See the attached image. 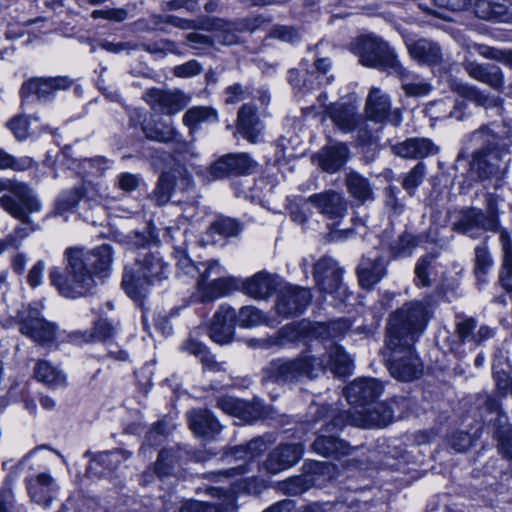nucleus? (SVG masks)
<instances>
[{
  "label": "nucleus",
  "instance_id": "obj_64",
  "mask_svg": "<svg viewBox=\"0 0 512 512\" xmlns=\"http://www.w3.org/2000/svg\"><path fill=\"white\" fill-rule=\"evenodd\" d=\"M8 126L18 140H25L30 135L29 121L24 116H16Z\"/></svg>",
  "mask_w": 512,
  "mask_h": 512
},
{
  "label": "nucleus",
  "instance_id": "obj_35",
  "mask_svg": "<svg viewBox=\"0 0 512 512\" xmlns=\"http://www.w3.org/2000/svg\"><path fill=\"white\" fill-rule=\"evenodd\" d=\"M276 285V279L272 275L259 272L244 282L243 290L254 299H265L274 292Z\"/></svg>",
  "mask_w": 512,
  "mask_h": 512
},
{
  "label": "nucleus",
  "instance_id": "obj_45",
  "mask_svg": "<svg viewBox=\"0 0 512 512\" xmlns=\"http://www.w3.org/2000/svg\"><path fill=\"white\" fill-rule=\"evenodd\" d=\"M242 231V223L230 217H219L208 228V234L211 237L219 235L222 238L238 237Z\"/></svg>",
  "mask_w": 512,
  "mask_h": 512
},
{
  "label": "nucleus",
  "instance_id": "obj_48",
  "mask_svg": "<svg viewBox=\"0 0 512 512\" xmlns=\"http://www.w3.org/2000/svg\"><path fill=\"white\" fill-rule=\"evenodd\" d=\"M89 186L90 183L84 182L73 189L64 191L58 198V207L63 210H68L74 208L82 198H92V196L89 195Z\"/></svg>",
  "mask_w": 512,
  "mask_h": 512
},
{
  "label": "nucleus",
  "instance_id": "obj_36",
  "mask_svg": "<svg viewBox=\"0 0 512 512\" xmlns=\"http://www.w3.org/2000/svg\"><path fill=\"white\" fill-rule=\"evenodd\" d=\"M345 185L350 196L358 203L364 204L374 200V192L369 179L356 171H350L345 176Z\"/></svg>",
  "mask_w": 512,
  "mask_h": 512
},
{
  "label": "nucleus",
  "instance_id": "obj_24",
  "mask_svg": "<svg viewBox=\"0 0 512 512\" xmlns=\"http://www.w3.org/2000/svg\"><path fill=\"white\" fill-rule=\"evenodd\" d=\"M307 202L328 219H340L347 214V201L340 192L335 190L313 194L308 197Z\"/></svg>",
  "mask_w": 512,
  "mask_h": 512
},
{
  "label": "nucleus",
  "instance_id": "obj_16",
  "mask_svg": "<svg viewBox=\"0 0 512 512\" xmlns=\"http://www.w3.org/2000/svg\"><path fill=\"white\" fill-rule=\"evenodd\" d=\"M144 100L154 109L172 116L183 110L190 98L179 90L149 89L144 94Z\"/></svg>",
  "mask_w": 512,
  "mask_h": 512
},
{
  "label": "nucleus",
  "instance_id": "obj_32",
  "mask_svg": "<svg viewBox=\"0 0 512 512\" xmlns=\"http://www.w3.org/2000/svg\"><path fill=\"white\" fill-rule=\"evenodd\" d=\"M386 274V266L383 258L363 257L357 268L359 284L362 288L370 289L377 284Z\"/></svg>",
  "mask_w": 512,
  "mask_h": 512
},
{
  "label": "nucleus",
  "instance_id": "obj_2",
  "mask_svg": "<svg viewBox=\"0 0 512 512\" xmlns=\"http://www.w3.org/2000/svg\"><path fill=\"white\" fill-rule=\"evenodd\" d=\"M430 312L420 301L403 304L389 315L386 326L385 346L387 349H409L424 333Z\"/></svg>",
  "mask_w": 512,
  "mask_h": 512
},
{
  "label": "nucleus",
  "instance_id": "obj_40",
  "mask_svg": "<svg viewBox=\"0 0 512 512\" xmlns=\"http://www.w3.org/2000/svg\"><path fill=\"white\" fill-rule=\"evenodd\" d=\"M493 437L497 441L498 450L503 457L512 459V429L505 415H497Z\"/></svg>",
  "mask_w": 512,
  "mask_h": 512
},
{
  "label": "nucleus",
  "instance_id": "obj_29",
  "mask_svg": "<svg viewBox=\"0 0 512 512\" xmlns=\"http://www.w3.org/2000/svg\"><path fill=\"white\" fill-rule=\"evenodd\" d=\"M350 155L344 143L323 147L316 156L318 166L327 173H336L347 162Z\"/></svg>",
  "mask_w": 512,
  "mask_h": 512
},
{
  "label": "nucleus",
  "instance_id": "obj_10",
  "mask_svg": "<svg viewBox=\"0 0 512 512\" xmlns=\"http://www.w3.org/2000/svg\"><path fill=\"white\" fill-rule=\"evenodd\" d=\"M343 270L333 258L324 256L314 265V277L321 293L343 302L348 290L342 282Z\"/></svg>",
  "mask_w": 512,
  "mask_h": 512
},
{
  "label": "nucleus",
  "instance_id": "obj_1",
  "mask_svg": "<svg viewBox=\"0 0 512 512\" xmlns=\"http://www.w3.org/2000/svg\"><path fill=\"white\" fill-rule=\"evenodd\" d=\"M65 275L54 267L49 279L58 292L76 299L93 292L99 280L107 277L113 262L112 247L104 244L92 250L69 247L64 252Z\"/></svg>",
  "mask_w": 512,
  "mask_h": 512
},
{
  "label": "nucleus",
  "instance_id": "obj_62",
  "mask_svg": "<svg viewBox=\"0 0 512 512\" xmlns=\"http://www.w3.org/2000/svg\"><path fill=\"white\" fill-rule=\"evenodd\" d=\"M433 262L432 256H424L422 257L416 267H415V274H416V284L417 286L421 287H429L431 285V281L428 276V270Z\"/></svg>",
  "mask_w": 512,
  "mask_h": 512
},
{
  "label": "nucleus",
  "instance_id": "obj_23",
  "mask_svg": "<svg viewBox=\"0 0 512 512\" xmlns=\"http://www.w3.org/2000/svg\"><path fill=\"white\" fill-rule=\"evenodd\" d=\"M405 44L410 57L421 65L438 66L444 61L440 45L433 40L405 38Z\"/></svg>",
  "mask_w": 512,
  "mask_h": 512
},
{
  "label": "nucleus",
  "instance_id": "obj_3",
  "mask_svg": "<svg viewBox=\"0 0 512 512\" xmlns=\"http://www.w3.org/2000/svg\"><path fill=\"white\" fill-rule=\"evenodd\" d=\"M473 138L481 147L472 154L470 171L480 180L502 181L508 173L510 148L502 137L484 127L473 133Z\"/></svg>",
  "mask_w": 512,
  "mask_h": 512
},
{
  "label": "nucleus",
  "instance_id": "obj_13",
  "mask_svg": "<svg viewBox=\"0 0 512 512\" xmlns=\"http://www.w3.org/2000/svg\"><path fill=\"white\" fill-rule=\"evenodd\" d=\"M366 117L374 122H389L393 126H399L402 122V114L399 109L391 110L390 97L381 89H370L365 104Z\"/></svg>",
  "mask_w": 512,
  "mask_h": 512
},
{
  "label": "nucleus",
  "instance_id": "obj_55",
  "mask_svg": "<svg viewBox=\"0 0 512 512\" xmlns=\"http://www.w3.org/2000/svg\"><path fill=\"white\" fill-rule=\"evenodd\" d=\"M426 173V166L417 163L403 178L402 186L410 194H414L417 187L422 183Z\"/></svg>",
  "mask_w": 512,
  "mask_h": 512
},
{
  "label": "nucleus",
  "instance_id": "obj_8",
  "mask_svg": "<svg viewBox=\"0 0 512 512\" xmlns=\"http://www.w3.org/2000/svg\"><path fill=\"white\" fill-rule=\"evenodd\" d=\"M326 365L322 359L303 352L292 360L271 361L263 370L264 378L275 382H289L303 377L313 379L323 372Z\"/></svg>",
  "mask_w": 512,
  "mask_h": 512
},
{
  "label": "nucleus",
  "instance_id": "obj_34",
  "mask_svg": "<svg viewBox=\"0 0 512 512\" xmlns=\"http://www.w3.org/2000/svg\"><path fill=\"white\" fill-rule=\"evenodd\" d=\"M217 406L226 414L251 421L260 415V410L254 405L231 396H223L217 400Z\"/></svg>",
  "mask_w": 512,
  "mask_h": 512
},
{
  "label": "nucleus",
  "instance_id": "obj_56",
  "mask_svg": "<svg viewBox=\"0 0 512 512\" xmlns=\"http://www.w3.org/2000/svg\"><path fill=\"white\" fill-rule=\"evenodd\" d=\"M80 168L86 175L98 177L109 168V161L104 157L85 158L81 160Z\"/></svg>",
  "mask_w": 512,
  "mask_h": 512
},
{
  "label": "nucleus",
  "instance_id": "obj_61",
  "mask_svg": "<svg viewBox=\"0 0 512 512\" xmlns=\"http://www.w3.org/2000/svg\"><path fill=\"white\" fill-rule=\"evenodd\" d=\"M205 269L200 272L199 278L197 280V292L207 285V283L213 279L212 277H217L222 275L223 268L216 260H211L204 264Z\"/></svg>",
  "mask_w": 512,
  "mask_h": 512
},
{
  "label": "nucleus",
  "instance_id": "obj_17",
  "mask_svg": "<svg viewBox=\"0 0 512 512\" xmlns=\"http://www.w3.org/2000/svg\"><path fill=\"white\" fill-rule=\"evenodd\" d=\"M383 391L382 384L374 378H360L354 380L345 388V396L351 405H355L350 411L366 408L381 395Z\"/></svg>",
  "mask_w": 512,
  "mask_h": 512
},
{
  "label": "nucleus",
  "instance_id": "obj_49",
  "mask_svg": "<svg viewBox=\"0 0 512 512\" xmlns=\"http://www.w3.org/2000/svg\"><path fill=\"white\" fill-rule=\"evenodd\" d=\"M236 316V321L243 328H252L267 322L265 314L254 306L242 307L238 313L236 312Z\"/></svg>",
  "mask_w": 512,
  "mask_h": 512
},
{
  "label": "nucleus",
  "instance_id": "obj_27",
  "mask_svg": "<svg viewBox=\"0 0 512 512\" xmlns=\"http://www.w3.org/2000/svg\"><path fill=\"white\" fill-rule=\"evenodd\" d=\"M264 124L252 103L243 104L237 113V130L250 143H257Z\"/></svg>",
  "mask_w": 512,
  "mask_h": 512
},
{
  "label": "nucleus",
  "instance_id": "obj_6",
  "mask_svg": "<svg viewBox=\"0 0 512 512\" xmlns=\"http://www.w3.org/2000/svg\"><path fill=\"white\" fill-rule=\"evenodd\" d=\"M347 330L345 321L330 323H301L299 325H287L281 328L278 337L265 339H250L249 345L253 347L269 348L274 345H284L286 342L298 341L301 334L305 337L316 339H333L342 336Z\"/></svg>",
  "mask_w": 512,
  "mask_h": 512
},
{
  "label": "nucleus",
  "instance_id": "obj_20",
  "mask_svg": "<svg viewBox=\"0 0 512 512\" xmlns=\"http://www.w3.org/2000/svg\"><path fill=\"white\" fill-rule=\"evenodd\" d=\"M20 332L40 345H48L56 338L55 325L40 317L37 309H30L20 323Z\"/></svg>",
  "mask_w": 512,
  "mask_h": 512
},
{
  "label": "nucleus",
  "instance_id": "obj_38",
  "mask_svg": "<svg viewBox=\"0 0 512 512\" xmlns=\"http://www.w3.org/2000/svg\"><path fill=\"white\" fill-rule=\"evenodd\" d=\"M503 252V261L499 274V282L506 291H512V241L504 229L499 232Z\"/></svg>",
  "mask_w": 512,
  "mask_h": 512
},
{
  "label": "nucleus",
  "instance_id": "obj_54",
  "mask_svg": "<svg viewBox=\"0 0 512 512\" xmlns=\"http://www.w3.org/2000/svg\"><path fill=\"white\" fill-rule=\"evenodd\" d=\"M418 238L410 233H403L391 245V252L395 257H406L411 255L414 248L418 245Z\"/></svg>",
  "mask_w": 512,
  "mask_h": 512
},
{
  "label": "nucleus",
  "instance_id": "obj_53",
  "mask_svg": "<svg viewBox=\"0 0 512 512\" xmlns=\"http://www.w3.org/2000/svg\"><path fill=\"white\" fill-rule=\"evenodd\" d=\"M173 174L163 173L157 183V187L153 192V198L160 206L165 205L173 194Z\"/></svg>",
  "mask_w": 512,
  "mask_h": 512
},
{
  "label": "nucleus",
  "instance_id": "obj_14",
  "mask_svg": "<svg viewBox=\"0 0 512 512\" xmlns=\"http://www.w3.org/2000/svg\"><path fill=\"white\" fill-rule=\"evenodd\" d=\"M311 298L309 289L290 284L285 285L278 293L276 311L285 317L299 315L308 306Z\"/></svg>",
  "mask_w": 512,
  "mask_h": 512
},
{
  "label": "nucleus",
  "instance_id": "obj_9",
  "mask_svg": "<svg viewBox=\"0 0 512 512\" xmlns=\"http://www.w3.org/2000/svg\"><path fill=\"white\" fill-rule=\"evenodd\" d=\"M2 191H9L14 197L8 195L0 197V207L21 222L29 223L28 214L41 209L40 202L24 183L0 179V192Z\"/></svg>",
  "mask_w": 512,
  "mask_h": 512
},
{
  "label": "nucleus",
  "instance_id": "obj_25",
  "mask_svg": "<svg viewBox=\"0 0 512 512\" xmlns=\"http://www.w3.org/2000/svg\"><path fill=\"white\" fill-rule=\"evenodd\" d=\"M263 20L259 17L242 19L237 22H226L218 19L212 23V29L216 31V39L224 45H233L239 42L238 33L255 31Z\"/></svg>",
  "mask_w": 512,
  "mask_h": 512
},
{
  "label": "nucleus",
  "instance_id": "obj_11",
  "mask_svg": "<svg viewBox=\"0 0 512 512\" xmlns=\"http://www.w3.org/2000/svg\"><path fill=\"white\" fill-rule=\"evenodd\" d=\"M499 220L493 215H485L479 208H467L459 211L451 224V229L471 238H479L484 232L497 231Z\"/></svg>",
  "mask_w": 512,
  "mask_h": 512
},
{
  "label": "nucleus",
  "instance_id": "obj_37",
  "mask_svg": "<svg viewBox=\"0 0 512 512\" xmlns=\"http://www.w3.org/2000/svg\"><path fill=\"white\" fill-rule=\"evenodd\" d=\"M35 378L49 388L57 389L67 384L66 374L46 360H39L34 367Z\"/></svg>",
  "mask_w": 512,
  "mask_h": 512
},
{
  "label": "nucleus",
  "instance_id": "obj_46",
  "mask_svg": "<svg viewBox=\"0 0 512 512\" xmlns=\"http://www.w3.org/2000/svg\"><path fill=\"white\" fill-rule=\"evenodd\" d=\"M315 485V479L311 474H303L287 479L279 483V489L287 495H300Z\"/></svg>",
  "mask_w": 512,
  "mask_h": 512
},
{
  "label": "nucleus",
  "instance_id": "obj_47",
  "mask_svg": "<svg viewBox=\"0 0 512 512\" xmlns=\"http://www.w3.org/2000/svg\"><path fill=\"white\" fill-rule=\"evenodd\" d=\"M128 457L129 454L127 452L119 449L101 452L91 461L89 470H95L97 465L103 466L110 471L115 470Z\"/></svg>",
  "mask_w": 512,
  "mask_h": 512
},
{
  "label": "nucleus",
  "instance_id": "obj_15",
  "mask_svg": "<svg viewBox=\"0 0 512 512\" xmlns=\"http://www.w3.org/2000/svg\"><path fill=\"white\" fill-rule=\"evenodd\" d=\"M257 163L247 153H229L216 160L209 168L214 179H221L231 174L253 173Z\"/></svg>",
  "mask_w": 512,
  "mask_h": 512
},
{
  "label": "nucleus",
  "instance_id": "obj_28",
  "mask_svg": "<svg viewBox=\"0 0 512 512\" xmlns=\"http://www.w3.org/2000/svg\"><path fill=\"white\" fill-rule=\"evenodd\" d=\"M27 489L30 498L38 505L47 508L57 497L58 486L55 480L46 473H40L27 482Z\"/></svg>",
  "mask_w": 512,
  "mask_h": 512
},
{
  "label": "nucleus",
  "instance_id": "obj_18",
  "mask_svg": "<svg viewBox=\"0 0 512 512\" xmlns=\"http://www.w3.org/2000/svg\"><path fill=\"white\" fill-rule=\"evenodd\" d=\"M347 423L357 427H385L393 419L394 413L386 403H378L373 408H363L344 414Z\"/></svg>",
  "mask_w": 512,
  "mask_h": 512
},
{
  "label": "nucleus",
  "instance_id": "obj_7",
  "mask_svg": "<svg viewBox=\"0 0 512 512\" xmlns=\"http://www.w3.org/2000/svg\"><path fill=\"white\" fill-rule=\"evenodd\" d=\"M317 420H326L325 426L312 444L315 453L324 457H341L350 454V445L337 438L335 434L347 423L344 414L336 412L327 405L316 406Z\"/></svg>",
  "mask_w": 512,
  "mask_h": 512
},
{
  "label": "nucleus",
  "instance_id": "obj_12",
  "mask_svg": "<svg viewBox=\"0 0 512 512\" xmlns=\"http://www.w3.org/2000/svg\"><path fill=\"white\" fill-rule=\"evenodd\" d=\"M384 357L390 374L401 381H411L418 378L423 371L421 360L414 350L409 349H387L384 348Z\"/></svg>",
  "mask_w": 512,
  "mask_h": 512
},
{
  "label": "nucleus",
  "instance_id": "obj_19",
  "mask_svg": "<svg viewBox=\"0 0 512 512\" xmlns=\"http://www.w3.org/2000/svg\"><path fill=\"white\" fill-rule=\"evenodd\" d=\"M304 448L301 443L278 445L264 461V469L270 474H277L295 465L302 457Z\"/></svg>",
  "mask_w": 512,
  "mask_h": 512
},
{
  "label": "nucleus",
  "instance_id": "obj_26",
  "mask_svg": "<svg viewBox=\"0 0 512 512\" xmlns=\"http://www.w3.org/2000/svg\"><path fill=\"white\" fill-rule=\"evenodd\" d=\"M463 67L467 74L474 80L485 83L496 91H502L504 87V75L499 66L489 63L482 64L465 59Z\"/></svg>",
  "mask_w": 512,
  "mask_h": 512
},
{
  "label": "nucleus",
  "instance_id": "obj_33",
  "mask_svg": "<svg viewBox=\"0 0 512 512\" xmlns=\"http://www.w3.org/2000/svg\"><path fill=\"white\" fill-rule=\"evenodd\" d=\"M187 417L190 429L197 436L212 438L221 430V425L208 410H192Z\"/></svg>",
  "mask_w": 512,
  "mask_h": 512
},
{
  "label": "nucleus",
  "instance_id": "obj_31",
  "mask_svg": "<svg viewBox=\"0 0 512 512\" xmlns=\"http://www.w3.org/2000/svg\"><path fill=\"white\" fill-rule=\"evenodd\" d=\"M70 84V81L64 77L31 79L22 85L21 95L23 99L30 95H36L38 99H45L53 91L66 89Z\"/></svg>",
  "mask_w": 512,
  "mask_h": 512
},
{
  "label": "nucleus",
  "instance_id": "obj_4",
  "mask_svg": "<svg viewBox=\"0 0 512 512\" xmlns=\"http://www.w3.org/2000/svg\"><path fill=\"white\" fill-rule=\"evenodd\" d=\"M170 265L158 250L142 251L135 257V267L125 266L122 287L132 298L142 297L148 286L168 279Z\"/></svg>",
  "mask_w": 512,
  "mask_h": 512
},
{
  "label": "nucleus",
  "instance_id": "obj_43",
  "mask_svg": "<svg viewBox=\"0 0 512 512\" xmlns=\"http://www.w3.org/2000/svg\"><path fill=\"white\" fill-rule=\"evenodd\" d=\"M474 12L478 18L487 21L508 22L510 19L505 5L488 0H477Z\"/></svg>",
  "mask_w": 512,
  "mask_h": 512
},
{
  "label": "nucleus",
  "instance_id": "obj_63",
  "mask_svg": "<svg viewBox=\"0 0 512 512\" xmlns=\"http://www.w3.org/2000/svg\"><path fill=\"white\" fill-rule=\"evenodd\" d=\"M268 448L267 442L264 438H255L246 445L235 446V453L245 452V455L249 456L250 459L262 454Z\"/></svg>",
  "mask_w": 512,
  "mask_h": 512
},
{
  "label": "nucleus",
  "instance_id": "obj_42",
  "mask_svg": "<svg viewBox=\"0 0 512 512\" xmlns=\"http://www.w3.org/2000/svg\"><path fill=\"white\" fill-rule=\"evenodd\" d=\"M328 366L338 376H346L352 373L353 361L341 346L331 344L328 348Z\"/></svg>",
  "mask_w": 512,
  "mask_h": 512
},
{
  "label": "nucleus",
  "instance_id": "obj_60",
  "mask_svg": "<svg viewBox=\"0 0 512 512\" xmlns=\"http://www.w3.org/2000/svg\"><path fill=\"white\" fill-rule=\"evenodd\" d=\"M493 261L489 251L484 246L475 249V274L478 278L485 275L492 267Z\"/></svg>",
  "mask_w": 512,
  "mask_h": 512
},
{
  "label": "nucleus",
  "instance_id": "obj_44",
  "mask_svg": "<svg viewBox=\"0 0 512 512\" xmlns=\"http://www.w3.org/2000/svg\"><path fill=\"white\" fill-rule=\"evenodd\" d=\"M232 286V279L217 276L211 279L206 286L197 292L199 302L212 301L227 294Z\"/></svg>",
  "mask_w": 512,
  "mask_h": 512
},
{
  "label": "nucleus",
  "instance_id": "obj_21",
  "mask_svg": "<svg viewBox=\"0 0 512 512\" xmlns=\"http://www.w3.org/2000/svg\"><path fill=\"white\" fill-rule=\"evenodd\" d=\"M326 114L333 124L342 132L364 131L365 121L358 113L357 107L350 103H334L326 107Z\"/></svg>",
  "mask_w": 512,
  "mask_h": 512
},
{
  "label": "nucleus",
  "instance_id": "obj_59",
  "mask_svg": "<svg viewBox=\"0 0 512 512\" xmlns=\"http://www.w3.org/2000/svg\"><path fill=\"white\" fill-rule=\"evenodd\" d=\"M138 49H143L152 54L178 53L176 44L168 39H161L153 43H141L138 44Z\"/></svg>",
  "mask_w": 512,
  "mask_h": 512
},
{
  "label": "nucleus",
  "instance_id": "obj_51",
  "mask_svg": "<svg viewBox=\"0 0 512 512\" xmlns=\"http://www.w3.org/2000/svg\"><path fill=\"white\" fill-rule=\"evenodd\" d=\"M173 174V194L174 196L181 194L183 197L194 193V183L192 176L184 169H175L168 172Z\"/></svg>",
  "mask_w": 512,
  "mask_h": 512
},
{
  "label": "nucleus",
  "instance_id": "obj_52",
  "mask_svg": "<svg viewBox=\"0 0 512 512\" xmlns=\"http://www.w3.org/2000/svg\"><path fill=\"white\" fill-rule=\"evenodd\" d=\"M407 75L400 78L402 81V89L406 96L409 97H424L433 90V86L418 77L409 80L410 73L406 70Z\"/></svg>",
  "mask_w": 512,
  "mask_h": 512
},
{
  "label": "nucleus",
  "instance_id": "obj_58",
  "mask_svg": "<svg viewBox=\"0 0 512 512\" xmlns=\"http://www.w3.org/2000/svg\"><path fill=\"white\" fill-rule=\"evenodd\" d=\"M175 463V456L170 450H162L155 463V473L159 478L171 475Z\"/></svg>",
  "mask_w": 512,
  "mask_h": 512
},
{
  "label": "nucleus",
  "instance_id": "obj_39",
  "mask_svg": "<svg viewBox=\"0 0 512 512\" xmlns=\"http://www.w3.org/2000/svg\"><path fill=\"white\" fill-rule=\"evenodd\" d=\"M218 113L210 106H194L183 115L182 122L193 133L203 123H216Z\"/></svg>",
  "mask_w": 512,
  "mask_h": 512
},
{
  "label": "nucleus",
  "instance_id": "obj_5",
  "mask_svg": "<svg viewBox=\"0 0 512 512\" xmlns=\"http://www.w3.org/2000/svg\"><path fill=\"white\" fill-rule=\"evenodd\" d=\"M351 50L362 65L376 68L404 78L406 68L397 59L395 51L381 38L369 34L358 37L351 43Z\"/></svg>",
  "mask_w": 512,
  "mask_h": 512
},
{
  "label": "nucleus",
  "instance_id": "obj_57",
  "mask_svg": "<svg viewBox=\"0 0 512 512\" xmlns=\"http://www.w3.org/2000/svg\"><path fill=\"white\" fill-rule=\"evenodd\" d=\"M114 327L107 320H99L95 323L93 333H84V341H107L114 335Z\"/></svg>",
  "mask_w": 512,
  "mask_h": 512
},
{
  "label": "nucleus",
  "instance_id": "obj_22",
  "mask_svg": "<svg viewBox=\"0 0 512 512\" xmlns=\"http://www.w3.org/2000/svg\"><path fill=\"white\" fill-rule=\"evenodd\" d=\"M236 311L232 307L223 304L213 315L209 326V337L220 345L228 344L234 335Z\"/></svg>",
  "mask_w": 512,
  "mask_h": 512
},
{
  "label": "nucleus",
  "instance_id": "obj_41",
  "mask_svg": "<svg viewBox=\"0 0 512 512\" xmlns=\"http://www.w3.org/2000/svg\"><path fill=\"white\" fill-rule=\"evenodd\" d=\"M143 133L146 138L162 143L178 142L180 137L171 123H164L160 120L143 125Z\"/></svg>",
  "mask_w": 512,
  "mask_h": 512
},
{
  "label": "nucleus",
  "instance_id": "obj_30",
  "mask_svg": "<svg viewBox=\"0 0 512 512\" xmlns=\"http://www.w3.org/2000/svg\"><path fill=\"white\" fill-rule=\"evenodd\" d=\"M392 151L402 158L418 159L437 154L439 148L428 138H409L394 145Z\"/></svg>",
  "mask_w": 512,
  "mask_h": 512
},
{
  "label": "nucleus",
  "instance_id": "obj_50",
  "mask_svg": "<svg viewBox=\"0 0 512 512\" xmlns=\"http://www.w3.org/2000/svg\"><path fill=\"white\" fill-rule=\"evenodd\" d=\"M455 91L463 98H466L479 106L489 107L495 106L497 99L483 93L481 90L474 86L465 84H457Z\"/></svg>",
  "mask_w": 512,
  "mask_h": 512
}]
</instances>
